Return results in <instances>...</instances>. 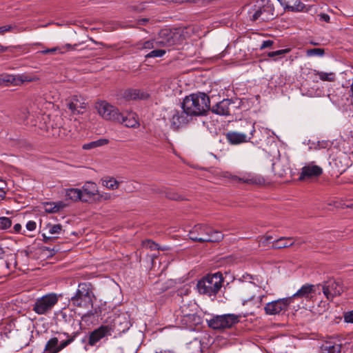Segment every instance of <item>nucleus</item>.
<instances>
[{"mask_svg":"<svg viewBox=\"0 0 353 353\" xmlns=\"http://www.w3.org/2000/svg\"><path fill=\"white\" fill-rule=\"evenodd\" d=\"M182 109L192 117L205 115L210 109V99L203 92L191 94L184 98Z\"/></svg>","mask_w":353,"mask_h":353,"instance_id":"f257e3e1","label":"nucleus"},{"mask_svg":"<svg viewBox=\"0 0 353 353\" xmlns=\"http://www.w3.org/2000/svg\"><path fill=\"white\" fill-rule=\"evenodd\" d=\"M223 282L224 278L221 272L208 274L198 281L196 288L200 294L214 296L221 289Z\"/></svg>","mask_w":353,"mask_h":353,"instance_id":"f03ea898","label":"nucleus"},{"mask_svg":"<svg viewBox=\"0 0 353 353\" xmlns=\"http://www.w3.org/2000/svg\"><path fill=\"white\" fill-rule=\"evenodd\" d=\"M189 238L197 242H219L223 234L205 224H197L190 231Z\"/></svg>","mask_w":353,"mask_h":353,"instance_id":"7ed1b4c3","label":"nucleus"},{"mask_svg":"<svg viewBox=\"0 0 353 353\" xmlns=\"http://www.w3.org/2000/svg\"><path fill=\"white\" fill-rule=\"evenodd\" d=\"M94 294L90 283L79 284L76 293L70 299L72 305L84 310H90L93 306Z\"/></svg>","mask_w":353,"mask_h":353,"instance_id":"20e7f679","label":"nucleus"},{"mask_svg":"<svg viewBox=\"0 0 353 353\" xmlns=\"http://www.w3.org/2000/svg\"><path fill=\"white\" fill-rule=\"evenodd\" d=\"M58 297L55 294H48L39 298L33 305V311L39 315L46 314L50 312L57 303Z\"/></svg>","mask_w":353,"mask_h":353,"instance_id":"39448f33","label":"nucleus"},{"mask_svg":"<svg viewBox=\"0 0 353 353\" xmlns=\"http://www.w3.org/2000/svg\"><path fill=\"white\" fill-rule=\"evenodd\" d=\"M250 18L252 21L261 19L262 21L272 19L274 16V7L273 3L268 0L261 6L249 12Z\"/></svg>","mask_w":353,"mask_h":353,"instance_id":"423d86ee","label":"nucleus"},{"mask_svg":"<svg viewBox=\"0 0 353 353\" xmlns=\"http://www.w3.org/2000/svg\"><path fill=\"white\" fill-rule=\"evenodd\" d=\"M245 125L249 130V137L244 132H238L235 131H230L225 134L227 141L232 145H237L248 142L253 137L255 132L254 123L250 121H245Z\"/></svg>","mask_w":353,"mask_h":353,"instance_id":"0eeeda50","label":"nucleus"},{"mask_svg":"<svg viewBox=\"0 0 353 353\" xmlns=\"http://www.w3.org/2000/svg\"><path fill=\"white\" fill-rule=\"evenodd\" d=\"M323 293L329 301L340 296L344 291L343 282L340 280L329 279L322 284Z\"/></svg>","mask_w":353,"mask_h":353,"instance_id":"6e6552de","label":"nucleus"},{"mask_svg":"<svg viewBox=\"0 0 353 353\" xmlns=\"http://www.w3.org/2000/svg\"><path fill=\"white\" fill-rule=\"evenodd\" d=\"M238 321L237 316L228 314L214 316L208 321V325L214 330H221L230 328Z\"/></svg>","mask_w":353,"mask_h":353,"instance_id":"1a4fd4ad","label":"nucleus"},{"mask_svg":"<svg viewBox=\"0 0 353 353\" xmlns=\"http://www.w3.org/2000/svg\"><path fill=\"white\" fill-rule=\"evenodd\" d=\"M99 114L104 119L117 122L121 119V112L114 106L106 101H100L97 103Z\"/></svg>","mask_w":353,"mask_h":353,"instance_id":"9d476101","label":"nucleus"},{"mask_svg":"<svg viewBox=\"0 0 353 353\" xmlns=\"http://www.w3.org/2000/svg\"><path fill=\"white\" fill-rule=\"evenodd\" d=\"M289 297L279 299L267 303L264 307L266 314L276 315L283 311H286L292 303Z\"/></svg>","mask_w":353,"mask_h":353,"instance_id":"9b49d317","label":"nucleus"},{"mask_svg":"<svg viewBox=\"0 0 353 353\" xmlns=\"http://www.w3.org/2000/svg\"><path fill=\"white\" fill-rule=\"evenodd\" d=\"M181 35L177 31L170 30H162L159 32V36L157 39V44L160 47H169L176 44L180 39Z\"/></svg>","mask_w":353,"mask_h":353,"instance_id":"f8f14e48","label":"nucleus"},{"mask_svg":"<svg viewBox=\"0 0 353 353\" xmlns=\"http://www.w3.org/2000/svg\"><path fill=\"white\" fill-rule=\"evenodd\" d=\"M192 117L183 110V111L174 110L172 112L170 118L171 127L174 130H178L179 128L188 124L192 121Z\"/></svg>","mask_w":353,"mask_h":353,"instance_id":"ddd939ff","label":"nucleus"},{"mask_svg":"<svg viewBox=\"0 0 353 353\" xmlns=\"http://www.w3.org/2000/svg\"><path fill=\"white\" fill-rule=\"evenodd\" d=\"M112 332V329L110 326L101 325L90 332L88 338V344L90 346H94L103 338L110 336Z\"/></svg>","mask_w":353,"mask_h":353,"instance_id":"4468645a","label":"nucleus"},{"mask_svg":"<svg viewBox=\"0 0 353 353\" xmlns=\"http://www.w3.org/2000/svg\"><path fill=\"white\" fill-rule=\"evenodd\" d=\"M259 292H261V288L254 283L250 282L244 285L241 292L243 297V305L248 303L249 301H253Z\"/></svg>","mask_w":353,"mask_h":353,"instance_id":"2eb2a0df","label":"nucleus"},{"mask_svg":"<svg viewBox=\"0 0 353 353\" xmlns=\"http://www.w3.org/2000/svg\"><path fill=\"white\" fill-rule=\"evenodd\" d=\"M322 173L323 169L321 167L310 163L302 168L299 179L301 181H304L313 177H317Z\"/></svg>","mask_w":353,"mask_h":353,"instance_id":"dca6fc26","label":"nucleus"},{"mask_svg":"<svg viewBox=\"0 0 353 353\" xmlns=\"http://www.w3.org/2000/svg\"><path fill=\"white\" fill-rule=\"evenodd\" d=\"M32 79L26 74L12 75L2 74L0 75V85H8L9 84L18 85L25 81H32Z\"/></svg>","mask_w":353,"mask_h":353,"instance_id":"f3484780","label":"nucleus"},{"mask_svg":"<svg viewBox=\"0 0 353 353\" xmlns=\"http://www.w3.org/2000/svg\"><path fill=\"white\" fill-rule=\"evenodd\" d=\"M67 107L73 114H82L86 105L81 97L74 95L67 100Z\"/></svg>","mask_w":353,"mask_h":353,"instance_id":"a211bd4d","label":"nucleus"},{"mask_svg":"<svg viewBox=\"0 0 353 353\" xmlns=\"http://www.w3.org/2000/svg\"><path fill=\"white\" fill-rule=\"evenodd\" d=\"M232 179L234 181L248 184L262 185L265 182L263 176L251 172L245 173L242 176H232Z\"/></svg>","mask_w":353,"mask_h":353,"instance_id":"6ab92c4d","label":"nucleus"},{"mask_svg":"<svg viewBox=\"0 0 353 353\" xmlns=\"http://www.w3.org/2000/svg\"><path fill=\"white\" fill-rule=\"evenodd\" d=\"M315 292V285L311 284L303 285L296 293L292 296H289L291 303L293 302L294 299L305 298L310 299L312 294Z\"/></svg>","mask_w":353,"mask_h":353,"instance_id":"aec40b11","label":"nucleus"},{"mask_svg":"<svg viewBox=\"0 0 353 353\" xmlns=\"http://www.w3.org/2000/svg\"><path fill=\"white\" fill-rule=\"evenodd\" d=\"M81 190L83 192V198H87L88 201L97 196V194H99L97 184L92 181L85 182Z\"/></svg>","mask_w":353,"mask_h":353,"instance_id":"412c9836","label":"nucleus"},{"mask_svg":"<svg viewBox=\"0 0 353 353\" xmlns=\"http://www.w3.org/2000/svg\"><path fill=\"white\" fill-rule=\"evenodd\" d=\"M232 104V101L230 99H223V101L217 103L212 108V112L219 115H229L230 114V106Z\"/></svg>","mask_w":353,"mask_h":353,"instance_id":"4be33fe9","label":"nucleus"},{"mask_svg":"<svg viewBox=\"0 0 353 353\" xmlns=\"http://www.w3.org/2000/svg\"><path fill=\"white\" fill-rule=\"evenodd\" d=\"M123 97L126 100L145 99L149 94L139 89H128L124 91Z\"/></svg>","mask_w":353,"mask_h":353,"instance_id":"5701e85b","label":"nucleus"},{"mask_svg":"<svg viewBox=\"0 0 353 353\" xmlns=\"http://www.w3.org/2000/svg\"><path fill=\"white\" fill-rule=\"evenodd\" d=\"M47 131L49 135L54 137H59L61 139H68L70 137V130L64 127H58L52 125L50 128H47Z\"/></svg>","mask_w":353,"mask_h":353,"instance_id":"b1692460","label":"nucleus"},{"mask_svg":"<svg viewBox=\"0 0 353 353\" xmlns=\"http://www.w3.org/2000/svg\"><path fill=\"white\" fill-rule=\"evenodd\" d=\"M117 122L123 123L128 128H137L139 125L138 117L134 113H128L126 116H123L121 113V119H119Z\"/></svg>","mask_w":353,"mask_h":353,"instance_id":"393cba45","label":"nucleus"},{"mask_svg":"<svg viewBox=\"0 0 353 353\" xmlns=\"http://www.w3.org/2000/svg\"><path fill=\"white\" fill-rule=\"evenodd\" d=\"M65 198L74 202L81 201L83 202H88L87 198H83V192L78 188H68L65 190Z\"/></svg>","mask_w":353,"mask_h":353,"instance_id":"a878e982","label":"nucleus"},{"mask_svg":"<svg viewBox=\"0 0 353 353\" xmlns=\"http://www.w3.org/2000/svg\"><path fill=\"white\" fill-rule=\"evenodd\" d=\"M66 207V204L63 201L58 202H46L43 203V208L46 212L56 213Z\"/></svg>","mask_w":353,"mask_h":353,"instance_id":"bb28decb","label":"nucleus"},{"mask_svg":"<svg viewBox=\"0 0 353 353\" xmlns=\"http://www.w3.org/2000/svg\"><path fill=\"white\" fill-rule=\"evenodd\" d=\"M72 49H73V48L72 47V46L70 44H65V45L61 46H57V47L52 48H46L45 50L39 51V52L41 53V54H63L66 51H68V50H72Z\"/></svg>","mask_w":353,"mask_h":353,"instance_id":"cd10ccee","label":"nucleus"},{"mask_svg":"<svg viewBox=\"0 0 353 353\" xmlns=\"http://www.w3.org/2000/svg\"><path fill=\"white\" fill-rule=\"evenodd\" d=\"M294 243V241L291 237H281L272 242V248L274 249H281L292 246Z\"/></svg>","mask_w":353,"mask_h":353,"instance_id":"c85d7f7f","label":"nucleus"},{"mask_svg":"<svg viewBox=\"0 0 353 353\" xmlns=\"http://www.w3.org/2000/svg\"><path fill=\"white\" fill-rule=\"evenodd\" d=\"M322 353H340L341 345L332 341H325L321 347Z\"/></svg>","mask_w":353,"mask_h":353,"instance_id":"c756f323","label":"nucleus"},{"mask_svg":"<svg viewBox=\"0 0 353 353\" xmlns=\"http://www.w3.org/2000/svg\"><path fill=\"white\" fill-rule=\"evenodd\" d=\"M182 316V322L186 324L189 327H192L194 325L198 324L200 322V318L196 314H188L184 313L183 311Z\"/></svg>","mask_w":353,"mask_h":353,"instance_id":"7c9ffc66","label":"nucleus"},{"mask_svg":"<svg viewBox=\"0 0 353 353\" xmlns=\"http://www.w3.org/2000/svg\"><path fill=\"white\" fill-rule=\"evenodd\" d=\"M59 340L57 337H52L46 343L43 353H58L59 352L58 347Z\"/></svg>","mask_w":353,"mask_h":353,"instance_id":"2f4dec72","label":"nucleus"},{"mask_svg":"<svg viewBox=\"0 0 353 353\" xmlns=\"http://www.w3.org/2000/svg\"><path fill=\"white\" fill-rule=\"evenodd\" d=\"M120 183L113 177H107L102 179V185L110 190L119 188Z\"/></svg>","mask_w":353,"mask_h":353,"instance_id":"473e14b6","label":"nucleus"},{"mask_svg":"<svg viewBox=\"0 0 353 353\" xmlns=\"http://www.w3.org/2000/svg\"><path fill=\"white\" fill-rule=\"evenodd\" d=\"M108 143V140L105 139H101L97 141H94L88 143H85L83 145L82 148L83 150H91L93 148H96L104 145H106Z\"/></svg>","mask_w":353,"mask_h":353,"instance_id":"72a5a7b5","label":"nucleus"},{"mask_svg":"<svg viewBox=\"0 0 353 353\" xmlns=\"http://www.w3.org/2000/svg\"><path fill=\"white\" fill-rule=\"evenodd\" d=\"M315 75L318 76L321 81H334L335 80V74L334 72H325L316 71Z\"/></svg>","mask_w":353,"mask_h":353,"instance_id":"f704fd0d","label":"nucleus"},{"mask_svg":"<svg viewBox=\"0 0 353 353\" xmlns=\"http://www.w3.org/2000/svg\"><path fill=\"white\" fill-rule=\"evenodd\" d=\"M290 52V48H285L283 50H279L274 52H270L268 53V57L273 58L274 61H277L281 56L285 55V54Z\"/></svg>","mask_w":353,"mask_h":353,"instance_id":"c9c22d12","label":"nucleus"},{"mask_svg":"<svg viewBox=\"0 0 353 353\" xmlns=\"http://www.w3.org/2000/svg\"><path fill=\"white\" fill-rule=\"evenodd\" d=\"M46 230H48L49 234H59L62 230V225L60 224H51L48 223L46 225Z\"/></svg>","mask_w":353,"mask_h":353,"instance_id":"e433bc0d","label":"nucleus"},{"mask_svg":"<svg viewBox=\"0 0 353 353\" xmlns=\"http://www.w3.org/2000/svg\"><path fill=\"white\" fill-rule=\"evenodd\" d=\"M305 5L301 0H294L292 4L290 6V9L293 11H303Z\"/></svg>","mask_w":353,"mask_h":353,"instance_id":"4c0bfd02","label":"nucleus"},{"mask_svg":"<svg viewBox=\"0 0 353 353\" xmlns=\"http://www.w3.org/2000/svg\"><path fill=\"white\" fill-rule=\"evenodd\" d=\"M263 297H265L264 294H261V292H259V294H257L253 301H249V303H251L253 305V307H255L256 308H260L261 306L262 301Z\"/></svg>","mask_w":353,"mask_h":353,"instance_id":"58836bf2","label":"nucleus"},{"mask_svg":"<svg viewBox=\"0 0 353 353\" xmlns=\"http://www.w3.org/2000/svg\"><path fill=\"white\" fill-rule=\"evenodd\" d=\"M165 54V50L162 49H157L150 52L145 55L146 58L161 57Z\"/></svg>","mask_w":353,"mask_h":353,"instance_id":"ea45409f","label":"nucleus"},{"mask_svg":"<svg viewBox=\"0 0 353 353\" xmlns=\"http://www.w3.org/2000/svg\"><path fill=\"white\" fill-rule=\"evenodd\" d=\"M12 221L10 218L6 216L0 217V230H6L11 226Z\"/></svg>","mask_w":353,"mask_h":353,"instance_id":"a19ab883","label":"nucleus"},{"mask_svg":"<svg viewBox=\"0 0 353 353\" xmlns=\"http://www.w3.org/2000/svg\"><path fill=\"white\" fill-rule=\"evenodd\" d=\"M165 196L167 198L172 200L180 201L183 199V197L181 195L171 190H168L165 192Z\"/></svg>","mask_w":353,"mask_h":353,"instance_id":"79ce46f5","label":"nucleus"},{"mask_svg":"<svg viewBox=\"0 0 353 353\" xmlns=\"http://www.w3.org/2000/svg\"><path fill=\"white\" fill-rule=\"evenodd\" d=\"M324 54V50L321 48H312L307 51V56L322 57Z\"/></svg>","mask_w":353,"mask_h":353,"instance_id":"37998d69","label":"nucleus"},{"mask_svg":"<svg viewBox=\"0 0 353 353\" xmlns=\"http://www.w3.org/2000/svg\"><path fill=\"white\" fill-rule=\"evenodd\" d=\"M158 47H160V46L159 44H157V39L145 41L143 46V48H145V49H152V48H158Z\"/></svg>","mask_w":353,"mask_h":353,"instance_id":"c03bdc74","label":"nucleus"},{"mask_svg":"<svg viewBox=\"0 0 353 353\" xmlns=\"http://www.w3.org/2000/svg\"><path fill=\"white\" fill-rule=\"evenodd\" d=\"M143 246L151 250H158V245L151 240H145L143 241Z\"/></svg>","mask_w":353,"mask_h":353,"instance_id":"a18cd8bd","label":"nucleus"},{"mask_svg":"<svg viewBox=\"0 0 353 353\" xmlns=\"http://www.w3.org/2000/svg\"><path fill=\"white\" fill-rule=\"evenodd\" d=\"M29 112L27 109H23L20 111V113L19 114V121L26 123L27 121L28 116H29Z\"/></svg>","mask_w":353,"mask_h":353,"instance_id":"49530a36","label":"nucleus"},{"mask_svg":"<svg viewBox=\"0 0 353 353\" xmlns=\"http://www.w3.org/2000/svg\"><path fill=\"white\" fill-rule=\"evenodd\" d=\"M97 200L99 201H101V200H104V201L110 200L112 198V195L111 194L108 193V192H99V194H97Z\"/></svg>","mask_w":353,"mask_h":353,"instance_id":"de8ad7c7","label":"nucleus"},{"mask_svg":"<svg viewBox=\"0 0 353 353\" xmlns=\"http://www.w3.org/2000/svg\"><path fill=\"white\" fill-rule=\"evenodd\" d=\"M272 236L270 235L264 236L260 238L259 243L263 246L268 245L272 241Z\"/></svg>","mask_w":353,"mask_h":353,"instance_id":"09e8293b","label":"nucleus"},{"mask_svg":"<svg viewBox=\"0 0 353 353\" xmlns=\"http://www.w3.org/2000/svg\"><path fill=\"white\" fill-rule=\"evenodd\" d=\"M343 317L345 323H353V310L344 313Z\"/></svg>","mask_w":353,"mask_h":353,"instance_id":"8fccbe9b","label":"nucleus"},{"mask_svg":"<svg viewBox=\"0 0 353 353\" xmlns=\"http://www.w3.org/2000/svg\"><path fill=\"white\" fill-rule=\"evenodd\" d=\"M73 341V339H70L63 341H61L60 343L58 342V347L59 352L62 350L63 348H65L66 346H68L72 341Z\"/></svg>","mask_w":353,"mask_h":353,"instance_id":"3c124183","label":"nucleus"},{"mask_svg":"<svg viewBox=\"0 0 353 353\" xmlns=\"http://www.w3.org/2000/svg\"><path fill=\"white\" fill-rule=\"evenodd\" d=\"M273 43H274V41L272 40L264 41L261 43L259 49L262 50H263L265 48H270V47H271L273 45Z\"/></svg>","mask_w":353,"mask_h":353,"instance_id":"603ef678","label":"nucleus"},{"mask_svg":"<svg viewBox=\"0 0 353 353\" xmlns=\"http://www.w3.org/2000/svg\"><path fill=\"white\" fill-rule=\"evenodd\" d=\"M43 241L46 243H49L55 239V237L48 236L46 233L42 234Z\"/></svg>","mask_w":353,"mask_h":353,"instance_id":"864d4df0","label":"nucleus"},{"mask_svg":"<svg viewBox=\"0 0 353 353\" xmlns=\"http://www.w3.org/2000/svg\"><path fill=\"white\" fill-rule=\"evenodd\" d=\"M12 29V26L10 25H6L0 27V34H3L5 32L10 31Z\"/></svg>","mask_w":353,"mask_h":353,"instance_id":"5fc2aeb1","label":"nucleus"},{"mask_svg":"<svg viewBox=\"0 0 353 353\" xmlns=\"http://www.w3.org/2000/svg\"><path fill=\"white\" fill-rule=\"evenodd\" d=\"M26 228L29 231H33L36 228V223L33 221H30L26 224Z\"/></svg>","mask_w":353,"mask_h":353,"instance_id":"6e6d98bb","label":"nucleus"},{"mask_svg":"<svg viewBox=\"0 0 353 353\" xmlns=\"http://www.w3.org/2000/svg\"><path fill=\"white\" fill-rule=\"evenodd\" d=\"M281 2V4L285 6L286 8H290V6L292 4L294 0H279Z\"/></svg>","mask_w":353,"mask_h":353,"instance_id":"4d7b16f0","label":"nucleus"},{"mask_svg":"<svg viewBox=\"0 0 353 353\" xmlns=\"http://www.w3.org/2000/svg\"><path fill=\"white\" fill-rule=\"evenodd\" d=\"M320 17V19L325 22H329L330 21V17L328 14H321L319 15Z\"/></svg>","mask_w":353,"mask_h":353,"instance_id":"13d9d810","label":"nucleus"},{"mask_svg":"<svg viewBox=\"0 0 353 353\" xmlns=\"http://www.w3.org/2000/svg\"><path fill=\"white\" fill-rule=\"evenodd\" d=\"M148 21V19L143 18L137 21V25H145Z\"/></svg>","mask_w":353,"mask_h":353,"instance_id":"bf43d9fd","label":"nucleus"},{"mask_svg":"<svg viewBox=\"0 0 353 353\" xmlns=\"http://www.w3.org/2000/svg\"><path fill=\"white\" fill-rule=\"evenodd\" d=\"M5 195L6 192L2 188H0V201L4 199Z\"/></svg>","mask_w":353,"mask_h":353,"instance_id":"052dcab7","label":"nucleus"},{"mask_svg":"<svg viewBox=\"0 0 353 353\" xmlns=\"http://www.w3.org/2000/svg\"><path fill=\"white\" fill-rule=\"evenodd\" d=\"M14 229L16 232H19L21 229V225L19 223H17L14 225Z\"/></svg>","mask_w":353,"mask_h":353,"instance_id":"680f3d73","label":"nucleus"},{"mask_svg":"<svg viewBox=\"0 0 353 353\" xmlns=\"http://www.w3.org/2000/svg\"><path fill=\"white\" fill-rule=\"evenodd\" d=\"M5 255V251L3 248L0 246V259H3Z\"/></svg>","mask_w":353,"mask_h":353,"instance_id":"e2e57ef3","label":"nucleus"},{"mask_svg":"<svg viewBox=\"0 0 353 353\" xmlns=\"http://www.w3.org/2000/svg\"><path fill=\"white\" fill-rule=\"evenodd\" d=\"M6 50H7L6 47H4V46L0 45V52H5Z\"/></svg>","mask_w":353,"mask_h":353,"instance_id":"0e129e2a","label":"nucleus"}]
</instances>
